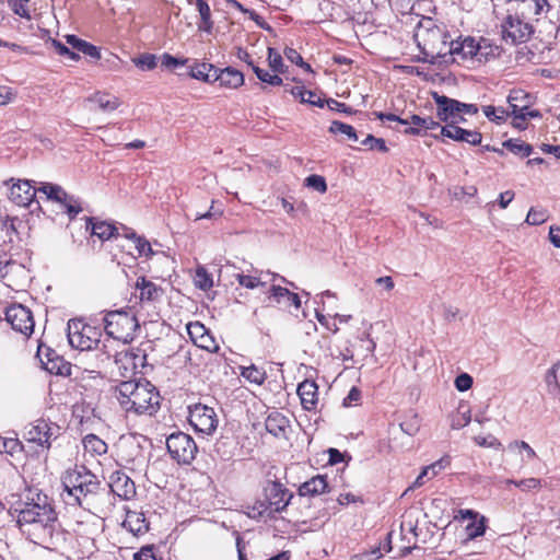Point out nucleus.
Returning a JSON list of instances; mask_svg holds the SVG:
<instances>
[{
    "mask_svg": "<svg viewBox=\"0 0 560 560\" xmlns=\"http://www.w3.org/2000/svg\"><path fill=\"white\" fill-rule=\"evenodd\" d=\"M16 515V524L30 541L48 550L66 546L69 533L62 529L52 501L43 492L30 491L24 502L10 509Z\"/></svg>",
    "mask_w": 560,
    "mask_h": 560,
    "instance_id": "1",
    "label": "nucleus"
},
{
    "mask_svg": "<svg viewBox=\"0 0 560 560\" xmlns=\"http://www.w3.org/2000/svg\"><path fill=\"white\" fill-rule=\"evenodd\" d=\"M115 393L120 407L128 413L152 416L160 408V394L149 381L120 382Z\"/></svg>",
    "mask_w": 560,
    "mask_h": 560,
    "instance_id": "2",
    "label": "nucleus"
},
{
    "mask_svg": "<svg viewBox=\"0 0 560 560\" xmlns=\"http://www.w3.org/2000/svg\"><path fill=\"white\" fill-rule=\"evenodd\" d=\"M62 498L67 504L90 505L91 499L97 493L101 482L96 475L85 466L75 465L61 477Z\"/></svg>",
    "mask_w": 560,
    "mask_h": 560,
    "instance_id": "3",
    "label": "nucleus"
},
{
    "mask_svg": "<svg viewBox=\"0 0 560 560\" xmlns=\"http://www.w3.org/2000/svg\"><path fill=\"white\" fill-rule=\"evenodd\" d=\"M293 493L278 480H267L262 487V499H257L248 506V516L252 518H272L277 513H282L291 500Z\"/></svg>",
    "mask_w": 560,
    "mask_h": 560,
    "instance_id": "4",
    "label": "nucleus"
},
{
    "mask_svg": "<svg viewBox=\"0 0 560 560\" xmlns=\"http://www.w3.org/2000/svg\"><path fill=\"white\" fill-rule=\"evenodd\" d=\"M509 112L512 117V126L518 130H525L528 127L527 120L541 118L538 109L532 108L533 96L524 90H512L508 96Z\"/></svg>",
    "mask_w": 560,
    "mask_h": 560,
    "instance_id": "5",
    "label": "nucleus"
},
{
    "mask_svg": "<svg viewBox=\"0 0 560 560\" xmlns=\"http://www.w3.org/2000/svg\"><path fill=\"white\" fill-rule=\"evenodd\" d=\"M104 328L106 334L113 339L129 342L133 339L139 324L131 312L122 310L109 311L104 317Z\"/></svg>",
    "mask_w": 560,
    "mask_h": 560,
    "instance_id": "6",
    "label": "nucleus"
},
{
    "mask_svg": "<svg viewBox=\"0 0 560 560\" xmlns=\"http://www.w3.org/2000/svg\"><path fill=\"white\" fill-rule=\"evenodd\" d=\"M68 340L72 348L83 350L96 349L100 343V332L95 327L85 324L81 319L68 322Z\"/></svg>",
    "mask_w": 560,
    "mask_h": 560,
    "instance_id": "7",
    "label": "nucleus"
},
{
    "mask_svg": "<svg viewBox=\"0 0 560 560\" xmlns=\"http://www.w3.org/2000/svg\"><path fill=\"white\" fill-rule=\"evenodd\" d=\"M166 447L171 457L178 464H190L198 451L192 438L184 432L172 433L166 439Z\"/></svg>",
    "mask_w": 560,
    "mask_h": 560,
    "instance_id": "8",
    "label": "nucleus"
},
{
    "mask_svg": "<svg viewBox=\"0 0 560 560\" xmlns=\"http://www.w3.org/2000/svg\"><path fill=\"white\" fill-rule=\"evenodd\" d=\"M188 421L196 432L205 435L213 434L219 423L215 410L201 402L188 407Z\"/></svg>",
    "mask_w": 560,
    "mask_h": 560,
    "instance_id": "9",
    "label": "nucleus"
},
{
    "mask_svg": "<svg viewBox=\"0 0 560 560\" xmlns=\"http://www.w3.org/2000/svg\"><path fill=\"white\" fill-rule=\"evenodd\" d=\"M38 191L45 194L48 200L58 203L70 220L82 212L80 199L69 195L60 185L43 183Z\"/></svg>",
    "mask_w": 560,
    "mask_h": 560,
    "instance_id": "10",
    "label": "nucleus"
},
{
    "mask_svg": "<svg viewBox=\"0 0 560 560\" xmlns=\"http://www.w3.org/2000/svg\"><path fill=\"white\" fill-rule=\"evenodd\" d=\"M533 25L520 14L508 15L502 23V38L506 44L518 45L529 40Z\"/></svg>",
    "mask_w": 560,
    "mask_h": 560,
    "instance_id": "11",
    "label": "nucleus"
},
{
    "mask_svg": "<svg viewBox=\"0 0 560 560\" xmlns=\"http://www.w3.org/2000/svg\"><path fill=\"white\" fill-rule=\"evenodd\" d=\"M59 431L60 427L56 423L46 419H37L26 430L24 438L40 450H48L51 446V441L59 435Z\"/></svg>",
    "mask_w": 560,
    "mask_h": 560,
    "instance_id": "12",
    "label": "nucleus"
},
{
    "mask_svg": "<svg viewBox=\"0 0 560 560\" xmlns=\"http://www.w3.org/2000/svg\"><path fill=\"white\" fill-rule=\"evenodd\" d=\"M5 320L11 325L12 329L24 335L31 336L34 331V318L30 308L22 304H12L7 307Z\"/></svg>",
    "mask_w": 560,
    "mask_h": 560,
    "instance_id": "13",
    "label": "nucleus"
},
{
    "mask_svg": "<svg viewBox=\"0 0 560 560\" xmlns=\"http://www.w3.org/2000/svg\"><path fill=\"white\" fill-rule=\"evenodd\" d=\"M487 47L488 45L486 39L476 42L471 37H466L463 40L453 42L451 44L450 52L463 60L476 58L478 61H481L482 57H486L488 54L483 51Z\"/></svg>",
    "mask_w": 560,
    "mask_h": 560,
    "instance_id": "14",
    "label": "nucleus"
},
{
    "mask_svg": "<svg viewBox=\"0 0 560 560\" xmlns=\"http://www.w3.org/2000/svg\"><path fill=\"white\" fill-rule=\"evenodd\" d=\"M36 357L39 359L43 368L55 375H69L71 365L66 362L54 349L48 346L39 345Z\"/></svg>",
    "mask_w": 560,
    "mask_h": 560,
    "instance_id": "15",
    "label": "nucleus"
},
{
    "mask_svg": "<svg viewBox=\"0 0 560 560\" xmlns=\"http://www.w3.org/2000/svg\"><path fill=\"white\" fill-rule=\"evenodd\" d=\"M13 178L5 182L7 185L12 183L10 186L9 199L19 207H28L36 197L38 189L32 187L30 180L19 179L13 183Z\"/></svg>",
    "mask_w": 560,
    "mask_h": 560,
    "instance_id": "16",
    "label": "nucleus"
},
{
    "mask_svg": "<svg viewBox=\"0 0 560 560\" xmlns=\"http://www.w3.org/2000/svg\"><path fill=\"white\" fill-rule=\"evenodd\" d=\"M121 225L122 224L116 225L107 221H101L96 218H85V230L90 232L91 236H96L102 242L122 236Z\"/></svg>",
    "mask_w": 560,
    "mask_h": 560,
    "instance_id": "17",
    "label": "nucleus"
},
{
    "mask_svg": "<svg viewBox=\"0 0 560 560\" xmlns=\"http://www.w3.org/2000/svg\"><path fill=\"white\" fill-rule=\"evenodd\" d=\"M432 97L436 104V116L441 121L447 124H458L459 117L458 101L441 95L438 92L432 93Z\"/></svg>",
    "mask_w": 560,
    "mask_h": 560,
    "instance_id": "18",
    "label": "nucleus"
},
{
    "mask_svg": "<svg viewBox=\"0 0 560 560\" xmlns=\"http://www.w3.org/2000/svg\"><path fill=\"white\" fill-rule=\"evenodd\" d=\"M108 485L112 492L120 499L130 500L136 494L135 482L122 470L112 472Z\"/></svg>",
    "mask_w": 560,
    "mask_h": 560,
    "instance_id": "19",
    "label": "nucleus"
},
{
    "mask_svg": "<svg viewBox=\"0 0 560 560\" xmlns=\"http://www.w3.org/2000/svg\"><path fill=\"white\" fill-rule=\"evenodd\" d=\"M441 136L471 145H479L482 140V135L479 131L464 129L458 124H447L441 127Z\"/></svg>",
    "mask_w": 560,
    "mask_h": 560,
    "instance_id": "20",
    "label": "nucleus"
},
{
    "mask_svg": "<svg viewBox=\"0 0 560 560\" xmlns=\"http://www.w3.org/2000/svg\"><path fill=\"white\" fill-rule=\"evenodd\" d=\"M515 3V11L524 19L532 20L550 10L548 0H509Z\"/></svg>",
    "mask_w": 560,
    "mask_h": 560,
    "instance_id": "21",
    "label": "nucleus"
},
{
    "mask_svg": "<svg viewBox=\"0 0 560 560\" xmlns=\"http://www.w3.org/2000/svg\"><path fill=\"white\" fill-rule=\"evenodd\" d=\"M268 299L284 307L293 306L295 310L301 307V299L299 294L279 284L270 285L268 290Z\"/></svg>",
    "mask_w": 560,
    "mask_h": 560,
    "instance_id": "22",
    "label": "nucleus"
},
{
    "mask_svg": "<svg viewBox=\"0 0 560 560\" xmlns=\"http://www.w3.org/2000/svg\"><path fill=\"white\" fill-rule=\"evenodd\" d=\"M296 393L301 399L303 409L313 411L318 404V386L313 380H305L299 384Z\"/></svg>",
    "mask_w": 560,
    "mask_h": 560,
    "instance_id": "23",
    "label": "nucleus"
},
{
    "mask_svg": "<svg viewBox=\"0 0 560 560\" xmlns=\"http://www.w3.org/2000/svg\"><path fill=\"white\" fill-rule=\"evenodd\" d=\"M122 527L133 536H141L148 533L149 522L147 521L143 512L127 510Z\"/></svg>",
    "mask_w": 560,
    "mask_h": 560,
    "instance_id": "24",
    "label": "nucleus"
},
{
    "mask_svg": "<svg viewBox=\"0 0 560 560\" xmlns=\"http://www.w3.org/2000/svg\"><path fill=\"white\" fill-rule=\"evenodd\" d=\"M213 80L219 81L221 86L237 89L244 83V74L232 67L221 70L217 68L213 73Z\"/></svg>",
    "mask_w": 560,
    "mask_h": 560,
    "instance_id": "25",
    "label": "nucleus"
},
{
    "mask_svg": "<svg viewBox=\"0 0 560 560\" xmlns=\"http://www.w3.org/2000/svg\"><path fill=\"white\" fill-rule=\"evenodd\" d=\"M328 491L327 476L316 475L299 487V495L316 497Z\"/></svg>",
    "mask_w": 560,
    "mask_h": 560,
    "instance_id": "26",
    "label": "nucleus"
},
{
    "mask_svg": "<svg viewBox=\"0 0 560 560\" xmlns=\"http://www.w3.org/2000/svg\"><path fill=\"white\" fill-rule=\"evenodd\" d=\"M86 102L95 104L97 109L104 113H110L116 110L120 105L121 101L119 97L108 92H95L86 98Z\"/></svg>",
    "mask_w": 560,
    "mask_h": 560,
    "instance_id": "27",
    "label": "nucleus"
},
{
    "mask_svg": "<svg viewBox=\"0 0 560 560\" xmlns=\"http://www.w3.org/2000/svg\"><path fill=\"white\" fill-rule=\"evenodd\" d=\"M408 121L412 126L407 128L405 132L412 136H423L428 130L441 128L440 122L434 120L432 117L411 115Z\"/></svg>",
    "mask_w": 560,
    "mask_h": 560,
    "instance_id": "28",
    "label": "nucleus"
},
{
    "mask_svg": "<svg viewBox=\"0 0 560 560\" xmlns=\"http://www.w3.org/2000/svg\"><path fill=\"white\" fill-rule=\"evenodd\" d=\"M136 290L139 292V299L142 302H153L161 296L162 290L155 283L140 277L136 282Z\"/></svg>",
    "mask_w": 560,
    "mask_h": 560,
    "instance_id": "29",
    "label": "nucleus"
},
{
    "mask_svg": "<svg viewBox=\"0 0 560 560\" xmlns=\"http://www.w3.org/2000/svg\"><path fill=\"white\" fill-rule=\"evenodd\" d=\"M265 427L267 432L273 436H280L285 433V430L289 427V420L281 412L272 411L266 418Z\"/></svg>",
    "mask_w": 560,
    "mask_h": 560,
    "instance_id": "30",
    "label": "nucleus"
},
{
    "mask_svg": "<svg viewBox=\"0 0 560 560\" xmlns=\"http://www.w3.org/2000/svg\"><path fill=\"white\" fill-rule=\"evenodd\" d=\"M66 43L71 46L73 51L82 52L85 56H89L93 59H100L101 52L96 46L91 43L79 38L75 35L69 34L65 36Z\"/></svg>",
    "mask_w": 560,
    "mask_h": 560,
    "instance_id": "31",
    "label": "nucleus"
},
{
    "mask_svg": "<svg viewBox=\"0 0 560 560\" xmlns=\"http://www.w3.org/2000/svg\"><path fill=\"white\" fill-rule=\"evenodd\" d=\"M189 4L195 3L200 15V22L197 24L198 30L210 34L213 30V21L211 19V10L206 0H187Z\"/></svg>",
    "mask_w": 560,
    "mask_h": 560,
    "instance_id": "32",
    "label": "nucleus"
},
{
    "mask_svg": "<svg viewBox=\"0 0 560 560\" xmlns=\"http://www.w3.org/2000/svg\"><path fill=\"white\" fill-rule=\"evenodd\" d=\"M451 428L459 430L471 421V410L467 402L460 401L456 411L450 417Z\"/></svg>",
    "mask_w": 560,
    "mask_h": 560,
    "instance_id": "33",
    "label": "nucleus"
},
{
    "mask_svg": "<svg viewBox=\"0 0 560 560\" xmlns=\"http://www.w3.org/2000/svg\"><path fill=\"white\" fill-rule=\"evenodd\" d=\"M122 236L133 241L140 256H150L153 254L151 244L142 236L138 235L132 229L121 225Z\"/></svg>",
    "mask_w": 560,
    "mask_h": 560,
    "instance_id": "34",
    "label": "nucleus"
},
{
    "mask_svg": "<svg viewBox=\"0 0 560 560\" xmlns=\"http://www.w3.org/2000/svg\"><path fill=\"white\" fill-rule=\"evenodd\" d=\"M84 452L91 456H100L106 454L107 444L95 434H88L82 440Z\"/></svg>",
    "mask_w": 560,
    "mask_h": 560,
    "instance_id": "35",
    "label": "nucleus"
},
{
    "mask_svg": "<svg viewBox=\"0 0 560 560\" xmlns=\"http://www.w3.org/2000/svg\"><path fill=\"white\" fill-rule=\"evenodd\" d=\"M217 68L207 62L195 63L189 67V75L192 79L200 80L203 82H213V73Z\"/></svg>",
    "mask_w": 560,
    "mask_h": 560,
    "instance_id": "36",
    "label": "nucleus"
},
{
    "mask_svg": "<svg viewBox=\"0 0 560 560\" xmlns=\"http://www.w3.org/2000/svg\"><path fill=\"white\" fill-rule=\"evenodd\" d=\"M482 112L490 121L498 125L503 124L508 117H510L509 109L502 106L495 107L493 105H486L482 107Z\"/></svg>",
    "mask_w": 560,
    "mask_h": 560,
    "instance_id": "37",
    "label": "nucleus"
},
{
    "mask_svg": "<svg viewBox=\"0 0 560 560\" xmlns=\"http://www.w3.org/2000/svg\"><path fill=\"white\" fill-rule=\"evenodd\" d=\"M503 147L510 152L523 158L529 156L533 152V147L530 144L518 139H509L503 142Z\"/></svg>",
    "mask_w": 560,
    "mask_h": 560,
    "instance_id": "38",
    "label": "nucleus"
},
{
    "mask_svg": "<svg viewBox=\"0 0 560 560\" xmlns=\"http://www.w3.org/2000/svg\"><path fill=\"white\" fill-rule=\"evenodd\" d=\"M23 452V444L18 438H2L0 436V453H5L15 456Z\"/></svg>",
    "mask_w": 560,
    "mask_h": 560,
    "instance_id": "39",
    "label": "nucleus"
},
{
    "mask_svg": "<svg viewBox=\"0 0 560 560\" xmlns=\"http://www.w3.org/2000/svg\"><path fill=\"white\" fill-rule=\"evenodd\" d=\"M241 375L249 381L250 383L261 385L266 380V373L261 369L256 368L255 365L243 366L241 371Z\"/></svg>",
    "mask_w": 560,
    "mask_h": 560,
    "instance_id": "40",
    "label": "nucleus"
},
{
    "mask_svg": "<svg viewBox=\"0 0 560 560\" xmlns=\"http://www.w3.org/2000/svg\"><path fill=\"white\" fill-rule=\"evenodd\" d=\"M329 131L331 133L345 135L351 141H354V142L358 141L357 131L351 125H348V124H345V122H341L338 120H334L329 127Z\"/></svg>",
    "mask_w": 560,
    "mask_h": 560,
    "instance_id": "41",
    "label": "nucleus"
},
{
    "mask_svg": "<svg viewBox=\"0 0 560 560\" xmlns=\"http://www.w3.org/2000/svg\"><path fill=\"white\" fill-rule=\"evenodd\" d=\"M261 271L259 272V276H250V275H244V273H236L235 278L240 285L246 288V289H256L258 287H262L266 284L265 281L261 280Z\"/></svg>",
    "mask_w": 560,
    "mask_h": 560,
    "instance_id": "42",
    "label": "nucleus"
},
{
    "mask_svg": "<svg viewBox=\"0 0 560 560\" xmlns=\"http://www.w3.org/2000/svg\"><path fill=\"white\" fill-rule=\"evenodd\" d=\"M506 485H514L515 487L520 488L522 491H536L541 488V480L538 478H526L522 480H513L508 479Z\"/></svg>",
    "mask_w": 560,
    "mask_h": 560,
    "instance_id": "43",
    "label": "nucleus"
},
{
    "mask_svg": "<svg viewBox=\"0 0 560 560\" xmlns=\"http://www.w3.org/2000/svg\"><path fill=\"white\" fill-rule=\"evenodd\" d=\"M548 219V211L544 208H529L528 213L525 219V223L528 225H540L545 223Z\"/></svg>",
    "mask_w": 560,
    "mask_h": 560,
    "instance_id": "44",
    "label": "nucleus"
},
{
    "mask_svg": "<svg viewBox=\"0 0 560 560\" xmlns=\"http://www.w3.org/2000/svg\"><path fill=\"white\" fill-rule=\"evenodd\" d=\"M133 63L136 67L143 71H150L153 70L158 66V58L153 54H142L139 57L135 58Z\"/></svg>",
    "mask_w": 560,
    "mask_h": 560,
    "instance_id": "45",
    "label": "nucleus"
},
{
    "mask_svg": "<svg viewBox=\"0 0 560 560\" xmlns=\"http://www.w3.org/2000/svg\"><path fill=\"white\" fill-rule=\"evenodd\" d=\"M253 71L256 77L264 83H268L273 86H278L282 84V79L275 72L271 74L269 71L259 68L258 66H253Z\"/></svg>",
    "mask_w": 560,
    "mask_h": 560,
    "instance_id": "46",
    "label": "nucleus"
},
{
    "mask_svg": "<svg viewBox=\"0 0 560 560\" xmlns=\"http://www.w3.org/2000/svg\"><path fill=\"white\" fill-rule=\"evenodd\" d=\"M195 284L197 288L206 291L212 288L213 280L211 275L203 267H198L195 275Z\"/></svg>",
    "mask_w": 560,
    "mask_h": 560,
    "instance_id": "47",
    "label": "nucleus"
},
{
    "mask_svg": "<svg viewBox=\"0 0 560 560\" xmlns=\"http://www.w3.org/2000/svg\"><path fill=\"white\" fill-rule=\"evenodd\" d=\"M160 61H161V67H163L164 69L174 70L177 67L185 66L188 62V59L187 58H177V57L172 56L168 52H164L160 57Z\"/></svg>",
    "mask_w": 560,
    "mask_h": 560,
    "instance_id": "48",
    "label": "nucleus"
},
{
    "mask_svg": "<svg viewBox=\"0 0 560 560\" xmlns=\"http://www.w3.org/2000/svg\"><path fill=\"white\" fill-rule=\"evenodd\" d=\"M448 465H450V458L448 457H442L439 460L432 463L431 465L424 467L422 469V476H428V479H432L442 469L446 468Z\"/></svg>",
    "mask_w": 560,
    "mask_h": 560,
    "instance_id": "49",
    "label": "nucleus"
},
{
    "mask_svg": "<svg viewBox=\"0 0 560 560\" xmlns=\"http://www.w3.org/2000/svg\"><path fill=\"white\" fill-rule=\"evenodd\" d=\"M268 62L271 70L276 73H283V60L281 55L275 49L269 47L268 48Z\"/></svg>",
    "mask_w": 560,
    "mask_h": 560,
    "instance_id": "50",
    "label": "nucleus"
},
{
    "mask_svg": "<svg viewBox=\"0 0 560 560\" xmlns=\"http://www.w3.org/2000/svg\"><path fill=\"white\" fill-rule=\"evenodd\" d=\"M198 348L207 350L208 352L214 353L218 352L220 347L214 340L213 336L209 332V330L203 335L200 339L195 343Z\"/></svg>",
    "mask_w": 560,
    "mask_h": 560,
    "instance_id": "51",
    "label": "nucleus"
},
{
    "mask_svg": "<svg viewBox=\"0 0 560 560\" xmlns=\"http://www.w3.org/2000/svg\"><path fill=\"white\" fill-rule=\"evenodd\" d=\"M510 451H520L526 454V460H530L537 457L534 448L525 441H513L509 444Z\"/></svg>",
    "mask_w": 560,
    "mask_h": 560,
    "instance_id": "52",
    "label": "nucleus"
},
{
    "mask_svg": "<svg viewBox=\"0 0 560 560\" xmlns=\"http://www.w3.org/2000/svg\"><path fill=\"white\" fill-rule=\"evenodd\" d=\"M305 185L308 187V188H312L318 192H326L327 191V184H326V180L323 176L320 175H316V174H313V175H310L305 178Z\"/></svg>",
    "mask_w": 560,
    "mask_h": 560,
    "instance_id": "53",
    "label": "nucleus"
},
{
    "mask_svg": "<svg viewBox=\"0 0 560 560\" xmlns=\"http://www.w3.org/2000/svg\"><path fill=\"white\" fill-rule=\"evenodd\" d=\"M30 0H8L9 5L11 10L14 12V14L23 18V19H31V15L28 13L27 3Z\"/></svg>",
    "mask_w": 560,
    "mask_h": 560,
    "instance_id": "54",
    "label": "nucleus"
},
{
    "mask_svg": "<svg viewBox=\"0 0 560 560\" xmlns=\"http://www.w3.org/2000/svg\"><path fill=\"white\" fill-rule=\"evenodd\" d=\"M207 331L208 329L205 327V325L199 322L189 323L187 325V332L194 343H196L198 339L206 335Z\"/></svg>",
    "mask_w": 560,
    "mask_h": 560,
    "instance_id": "55",
    "label": "nucleus"
},
{
    "mask_svg": "<svg viewBox=\"0 0 560 560\" xmlns=\"http://www.w3.org/2000/svg\"><path fill=\"white\" fill-rule=\"evenodd\" d=\"M362 144L368 147L370 150H377L380 152H386L388 150L386 142L382 138H375L372 135H369L363 141Z\"/></svg>",
    "mask_w": 560,
    "mask_h": 560,
    "instance_id": "56",
    "label": "nucleus"
},
{
    "mask_svg": "<svg viewBox=\"0 0 560 560\" xmlns=\"http://www.w3.org/2000/svg\"><path fill=\"white\" fill-rule=\"evenodd\" d=\"M486 532V525L483 518L479 522L470 523L466 526V535L469 539H475L479 536H482Z\"/></svg>",
    "mask_w": 560,
    "mask_h": 560,
    "instance_id": "57",
    "label": "nucleus"
},
{
    "mask_svg": "<svg viewBox=\"0 0 560 560\" xmlns=\"http://www.w3.org/2000/svg\"><path fill=\"white\" fill-rule=\"evenodd\" d=\"M474 441L478 446L482 447H490L494 450H500L502 447L501 442L492 434L487 436H475Z\"/></svg>",
    "mask_w": 560,
    "mask_h": 560,
    "instance_id": "58",
    "label": "nucleus"
},
{
    "mask_svg": "<svg viewBox=\"0 0 560 560\" xmlns=\"http://www.w3.org/2000/svg\"><path fill=\"white\" fill-rule=\"evenodd\" d=\"M51 45L55 47L56 51L60 56L67 57L71 60H78L80 58L78 52L73 51V49H70L69 47H67L65 44H62L61 42H59L57 39H52Z\"/></svg>",
    "mask_w": 560,
    "mask_h": 560,
    "instance_id": "59",
    "label": "nucleus"
},
{
    "mask_svg": "<svg viewBox=\"0 0 560 560\" xmlns=\"http://www.w3.org/2000/svg\"><path fill=\"white\" fill-rule=\"evenodd\" d=\"M471 386L472 377L467 373H463L455 378V387L459 392H466L471 388Z\"/></svg>",
    "mask_w": 560,
    "mask_h": 560,
    "instance_id": "60",
    "label": "nucleus"
},
{
    "mask_svg": "<svg viewBox=\"0 0 560 560\" xmlns=\"http://www.w3.org/2000/svg\"><path fill=\"white\" fill-rule=\"evenodd\" d=\"M285 57L293 63L301 66L303 69L311 71V66L304 62L302 56L293 48L285 50Z\"/></svg>",
    "mask_w": 560,
    "mask_h": 560,
    "instance_id": "61",
    "label": "nucleus"
},
{
    "mask_svg": "<svg viewBox=\"0 0 560 560\" xmlns=\"http://www.w3.org/2000/svg\"><path fill=\"white\" fill-rule=\"evenodd\" d=\"M559 366H560V362H557L548 371L547 384L550 389H552V388L560 389V384L558 383V380H557V371H558Z\"/></svg>",
    "mask_w": 560,
    "mask_h": 560,
    "instance_id": "62",
    "label": "nucleus"
},
{
    "mask_svg": "<svg viewBox=\"0 0 560 560\" xmlns=\"http://www.w3.org/2000/svg\"><path fill=\"white\" fill-rule=\"evenodd\" d=\"M515 197L514 191L505 190L501 192L498 197V205L501 209L508 208V206L513 201Z\"/></svg>",
    "mask_w": 560,
    "mask_h": 560,
    "instance_id": "63",
    "label": "nucleus"
},
{
    "mask_svg": "<svg viewBox=\"0 0 560 560\" xmlns=\"http://www.w3.org/2000/svg\"><path fill=\"white\" fill-rule=\"evenodd\" d=\"M549 241L555 247L560 248V226H557V225L550 226Z\"/></svg>",
    "mask_w": 560,
    "mask_h": 560,
    "instance_id": "64",
    "label": "nucleus"
}]
</instances>
